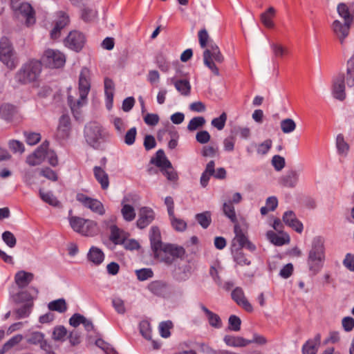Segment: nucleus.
I'll list each match as a JSON object with an SVG mask.
<instances>
[{
    "instance_id": "f257e3e1",
    "label": "nucleus",
    "mask_w": 354,
    "mask_h": 354,
    "mask_svg": "<svg viewBox=\"0 0 354 354\" xmlns=\"http://www.w3.org/2000/svg\"><path fill=\"white\" fill-rule=\"evenodd\" d=\"M325 240L321 236L313 238L308 252L306 263L309 272L313 276L317 274L324 266L326 258Z\"/></svg>"
},
{
    "instance_id": "f03ea898",
    "label": "nucleus",
    "mask_w": 354,
    "mask_h": 354,
    "mask_svg": "<svg viewBox=\"0 0 354 354\" xmlns=\"http://www.w3.org/2000/svg\"><path fill=\"white\" fill-rule=\"evenodd\" d=\"M42 71V62L36 59H30L22 64L16 73L15 80L21 85L36 82Z\"/></svg>"
},
{
    "instance_id": "7ed1b4c3",
    "label": "nucleus",
    "mask_w": 354,
    "mask_h": 354,
    "mask_svg": "<svg viewBox=\"0 0 354 354\" xmlns=\"http://www.w3.org/2000/svg\"><path fill=\"white\" fill-rule=\"evenodd\" d=\"M84 136L87 144L95 149H101L102 144L105 142L103 128L96 122H91L85 125Z\"/></svg>"
},
{
    "instance_id": "20e7f679",
    "label": "nucleus",
    "mask_w": 354,
    "mask_h": 354,
    "mask_svg": "<svg viewBox=\"0 0 354 354\" xmlns=\"http://www.w3.org/2000/svg\"><path fill=\"white\" fill-rule=\"evenodd\" d=\"M69 223L75 232L84 236H93L97 233V224L94 221L74 216L69 218Z\"/></svg>"
},
{
    "instance_id": "39448f33",
    "label": "nucleus",
    "mask_w": 354,
    "mask_h": 354,
    "mask_svg": "<svg viewBox=\"0 0 354 354\" xmlns=\"http://www.w3.org/2000/svg\"><path fill=\"white\" fill-rule=\"evenodd\" d=\"M0 61L10 69H14L17 64V58L12 44L5 36L0 39Z\"/></svg>"
},
{
    "instance_id": "423d86ee",
    "label": "nucleus",
    "mask_w": 354,
    "mask_h": 354,
    "mask_svg": "<svg viewBox=\"0 0 354 354\" xmlns=\"http://www.w3.org/2000/svg\"><path fill=\"white\" fill-rule=\"evenodd\" d=\"M156 158L151 159L150 163L159 167L162 174L166 176L169 180H176L178 178L177 174L174 171L172 165L166 157L164 150H158L156 153Z\"/></svg>"
},
{
    "instance_id": "0eeeda50",
    "label": "nucleus",
    "mask_w": 354,
    "mask_h": 354,
    "mask_svg": "<svg viewBox=\"0 0 354 354\" xmlns=\"http://www.w3.org/2000/svg\"><path fill=\"white\" fill-rule=\"evenodd\" d=\"M42 65L49 68H59L66 63L65 55L58 50L48 48L44 52L41 60Z\"/></svg>"
},
{
    "instance_id": "6e6552de",
    "label": "nucleus",
    "mask_w": 354,
    "mask_h": 354,
    "mask_svg": "<svg viewBox=\"0 0 354 354\" xmlns=\"http://www.w3.org/2000/svg\"><path fill=\"white\" fill-rule=\"evenodd\" d=\"M86 42L85 35L79 30H71L64 39V46L75 53H80L84 48Z\"/></svg>"
},
{
    "instance_id": "1a4fd4ad",
    "label": "nucleus",
    "mask_w": 354,
    "mask_h": 354,
    "mask_svg": "<svg viewBox=\"0 0 354 354\" xmlns=\"http://www.w3.org/2000/svg\"><path fill=\"white\" fill-rule=\"evenodd\" d=\"M162 252L161 260L167 265H171L176 258H182L185 254V250L182 246L171 243H164L160 249V254Z\"/></svg>"
},
{
    "instance_id": "9d476101",
    "label": "nucleus",
    "mask_w": 354,
    "mask_h": 354,
    "mask_svg": "<svg viewBox=\"0 0 354 354\" xmlns=\"http://www.w3.org/2000/svg\"><path fill=\"white\" fill-rule=\"evenodd\" d=\"M234 232L235 236L232 242L231 248H246L250 252H254L257 249L256 245L252 243L246 236L239 224H236L234 226Z\"/></svg>"
},
{
    "instance_id": "9b49d317",
    "label": "nucleus",
    "mask_w": 354,
    "mask_h": 354,
    "mask_svg": "<svg viewBox=\"0 0 354 354\" xmlns=\"http://www.w3.org/2000/svg\"><path fill=\"white\" fill-rule=\"evenodd\" d=\"M11 8L19 11L26 18V24L28 26L35 23V12L32 6L27 2L17 5V0H10Z\"/></svg>"
},
{
    "instance_id": "f8f14e48",
    "label": "nucleus",
    "mask_w": 354,
    "mask_h": 354,
    "mask_svg": "<svg viewBox=\"0 0 354 354\" xmlns=\"http://www.w3.org/2000/svg\"><path fill=\"white\" fill-rule=\"evenodd\" d=\"M76 200L82 203L84 207L91 209L94 213L101 216L105 214L103 204L96 198H93L83 193H77Z\"/></svg>"
},
{
    "instance_id": "ddd939ff",
    "label": "nucleus",
    "mask_w": 354,
    "mask_h": 354,
    "mask_svg": "<svg viewBox=\"0 0 354 354\" xmlns=\"http://www.w3.org/2000/svg\"><path fill=\"white\" fill-rule=\"evenodd\" d=\"M49 145V141L44 140L32 153L26 157V162L32 167L41 164L47 155Z\"/></svg>"
},
{
    "instance_id": "4468645a",
    "label": "nucleus",
    "mask_w": 354,
    "mask_h": 354,
    "mask_svg": "<svg viewBox=\"0 0 354 354\" xmlns=\"http://www.w3.org/2000/svg\"><path fill=\"white\" fill-rule=\"evenodd\" d=\"M70 22L68 15L64 11H59L56 14V19L54 21L55 26L50 32L53 39H57L60 37L61 30Z\"/></svg>"
},
{
    "instance_id": "2eb2a0df",
    "label": "nucleus",
    "mask_w": 354,
    "mask_h": 354,
    "mask_svg": "<svg viewBox=\"0 0 354 354\" xmlns=\"http://www.w3.org/2000/svg\"><path fill=\"white\" fill-rule=\"evenodd\" d=\"M91 90L90 71L84 67L82 68L79 76L78 91L82 99H86Z\"/></svg>"
},
{
    "instance_id": "dca6fc26",
    "label": "nucleus",
    "mask_w": 354,
    "mask_h": 354,
    "mask_svg": "<svg viewBox=\"0 0 354 354\" xmlns=\"http://www.w3.org/2000/svg\"><path fill=\"white\" fill-rule=\"evenodd\" d=\"M71 121L69 115H62L57 128V136L61 140H67L71 136Z\"/></svg>"
},
{
    "instance_id": "f3484780",
    "label": "nucleus",
    "mask_w": 354,
    "mask_h": 354,
    "mask_svg": "<svg viewBox=\"0 0 354 354\" xmlns=\"http://www.w3.org/2000/svg\"><path fill=\"white\" fill-rule=\"evenodd\" d=\"M149 241L151 250L156 258L160 257V249L163 245L160 230L157 226H152L149 231Z\"/></svg>"
},
{
    "instance_id": "a211bd4d",
    "label": "nucleus",
    "mask_w": 354,
    "mask_h": 354,
    "mask_svg": "<svg viewBox=\"0 0 354 354\" xmlns=\"http://www.w3.org/2000/svg\"><path fill=\"white\" fill-rule=\"evenodd\" d=\"M232 299L236 304L248 313L253 312L252 304L245 296L243 290L241 287H236L231 292Z\"/></svg>"
},
{
    "instance_id": "6ab92c4d",
    "label": "nucleus",
    "mask_w": 354,
    "mask_h": 354,
    "mask_svg": "<svg viewBox=\"0 0 354 354\" xmlns=\"http://www.w3.org/2000/svg\"><path fill=\"white\" fill-rule=\"evenodd\" d=\"M351 24L346 22L342 24L338 19H335L332 24L333 31L342 45L344 44L346 38L349 35Z\"/></svg>"
},
{
    "instance_id": "aec40b11",
    "label": "nucleus",
    "mask_w": 354,
    "mask_h": 354,
    "mask_svg": "<svg viewBox=\"0 0 354 354\" xmlns=\"http://www.w3.org/2000/svg\"><path fill=\"white\" fill-rule=\"evenodd\" d=\"M155 218L153 210L148 207L140 208L138 219L136 221V225L139 229H144L147 227Z\"/></svg>"
},
{
    "instance_id": "412c9836",
    "label": "nucleus",
    "mask_w": 354,
    "mask_h": 354,
    "mask_svg": "<svg viewBox=\"0 0 354 354\" xmlns=\"http://www.w3.org/2000/svg\"><path fill=\"white\" fill-rule=\"evenodd\" d=\"M45 335L39 331H34L30 333L27 338V342L30 344L39 345L43 351L51 349V345L44 338Z\"/></svg>"
},
{
    "instance_id": "4be33fe9",
    "label": "nucleus",
    "mask_w": 354,
    "mask_h": 354,
    "mask_svg": "<svg viewBox=\"0 0 354 354\" xmlns=\"http://www.w3.org/2000/svg\"><path fill=\"white\" fill-rule=\"evenodd\" d=\"M333 95L335 98L340 101H343L346 98L344 74H339L334 81Z\"/></svg>"
},
{
    "instance_id": "5701e85b",
    "label": "nucleus",
    "mask_w": 354,
    "mask_h": 354,
    "mask_svg": "<svg viewBox=\"0 0 354 354\" xmlns=\"http://www.w3.org/2000/svg\"><path fill=\"white\" fill-rule=\"evenodd\" d=\"M283 221L284 223L292 227L297 232L301 233L303 231L304 225L302 223L299 221L293 211H286L283 215Z\"/></svg>"
},
{
    "instance_id": "b1692460",
    "label": "nucleus",
    "mask_w": 354,
    "mask_h": 354,
    "mask_svg": "<svg viewBox=\"0 0 354 354\" xmlns=\"http://www.w3.org/2000/svg\"><path fill=\"white\" fill-rule=\"evenodd\" d=\"M68 104L71 108V112L73 113V117L76 120H79L81 117V108L85 105L87 102L86 99H82V96L80 95L78 100H75L74 97L71 95H68L67 98Z\"/></svg>"
},
{
    "instance_id": "393cba45",
    "label": "nucleus",
    "mask_w": 354,
    "mask_h": 354,
    "mask_svg": "<svg viewBox=\"0 0 354 354\" xmlns=\"http://www.w3.org/2000/svg\"><path fill=\"white\" fill-rule=\"evenodd\" d=\"M104 252L97 246H91L86 254L87 261L94 266H100L104 260Z\"/></svg>"
},
{
    "instance_id": "a878e982",
    "label": "nucleus",
    "mask_w": 354,
    "mask_h": 354,
    "mask_svg": "<svg viewBox=\"0 0 354 354\" xmlns=\"http://www.w3.org/2000/svg\"><path fill=\"white\" fill-rule=\"evenodd\" d=\"M148 290L154 295L164 297L168 292V285L163 281L156 280L149 283Z\"/></svg>"
},
{
    "instance_id": "bb28decb",
    "label": "nucleus",
    "mask_w": 354,
    "mask_h": 354,
    "mask_svg": "<svg viewBox=\"0 0 354 354\" xmlns=\"http://www.w3.org/2000/svg\"><path fill=\"white\" fill-rule=\"evenodd\" d=\"M321 342V335L317 333L314 338L308 339L302 346V354H316Z\"/></svg>"
},
{
    "instance_id": "cd10ccee",
    "label": "nucleus",
    "mask_w": 354,
    "mask_h": 354,
    "mask_svg": "<svg viewBox=\"0 0 354 354\" xmlns=\"http://www.w3.org/2000/svg\"><path fill=\"white\" fill-rule=\"evenodd\" d=\"M170 83L174 84L176 89L183 95H189L191 91V85L189 81L187 79L177 80L176 77L168 80Z\"/></svg>"
},
{
    "instance_id": "c85d7f7f",
    "label": "nucleus",
    "mask_w": 354,
    "mask_h": 354,
    "mask_svg": "<svg viewBox=\"0 0 354 354\" xmlns=\"http://www.w3.org/2000/svg\"><path fill=\"white\" fill-rule=\"evenodd\" d=\"M201 309L205 313L209 324L215 328H221L223 326L222 320L218 315L209 310L204 304H200Z\"/></svg>"
},
{
    "instance_id": "c756f323",
    "label": "nucleus",
    "mask_w": 354,
    "mask_h": 354,
    "mask_svg": "<svg viewBox=\"0 0 354 354\" xmlns=\"http://www.w3.org/2000/svg\"><path fill=\"white\" fill-rule=\"evenodd\" d=\"M34 275L31 272L24 270L18 271L15 275V281L20 288L26 287L33 279Z\"/></svg>"
},
{
    "instance_id": "7c9ffc66",
    "label": "nucleus",
    "mask_w": 354,
    "mask_h": 354,
    "mask_svg": "<svg viewBox=\"0 0 354 354\" xmlns=\"http://www.w3.org/2000/svg\"><path fill=\"white\" fill-rule=\"evenodd\" d=\"M93 174L96 180L100 184L103 190L106 189L109 186V176L106 171L99 166L93 167Z\"/></svg>"
},
{
    "instance_id": "2f4dec72",
    "label": "nucleus",
    "mask_w": 354,
    "mask_h": 354,
    "mask_svg": "<svg viewBox=\"0 0 354 354\" xmlns=\"http://www.w3.org/2000/svg\"><path fill=\"white\" fill-rule=\"evenodd\" d=\"M298 182V174L295 171L291 170L288 171L285 175L279 179V183L286 187L293 188Z\"/></svg>"
},
{
    "instance_id": "473e14b6",
    "label": "nucleus",
    "mask_w": 354,
    "mask_h": 354,
    "mask_svg": "<svg viewBox=\"0 0 354 354\" xmlns=\"http://www.w3.org/2000/svg\"><path fill=\"white\" fill-rule=\"evenodd\" d=\"M16 112V106L10 103H4L0 106V118L7 122L12 120Z\"/></svg>"
},
{
    "instance_id": "72a5a7b5",
    "label": "nucleus",
    "mask_w": 354,
    "mask_h": 354,
    "mask_svg": "<svg viewBox=\"0 0 354 354\" xmlns=\"http://www.w3.org/2000/svg\"><path fill=\"white\" fill-rule=\"evenodd\" d=\"M225 344L231 347H245L248 345L247 339L239 336L226 335L223 337Z\"/></svg>"
},
{
    "instance_id": "f704fd0d",
    "label": "nucleus",
    "mask_w": 354,
    "mask_h": 354,
    "mask_svg": "<svg viewBox=\"0 0 354 354\" xmlns=\"http://www.w3.org/2000/svg\"><path fill=\"white\" fill-rule=\"evenodd\" d=\"M110 232L109 239L115 245H122L124 243L126 237L122 236L124 231L120 229L116 225H111L110 226Z\"/></svg>"
},
{
    "instance_id": "c9c22d12",
    "label": "nucleus",
    "mask_w": 354,
    "mask_h": 354,
    "mask_svg": "<svg viewBox=\"0 0 354 354\" xmlns=\"http://www.w3.org/2000/svg\"><path fill=\"white\" fill-rule=\"evenodd\" d=\"M275 12V9L273 7H270L264 12L261 13V21L266 28L269 29L274 28V23L272 19Z\"/></svg>"
},
{
    "instance_id": "e433bc0d",
    "label": "nucleus",
    "mask_w": 354,
    "mask_h": 354,
    "mask_svg": "<svg viewBox=\"0 0 354 354\" xmlns=\"http://www.w3.org/2000/svg\"><path fill=\"white\" fill-rule=\"evenodd\" d=\"M234 261L239 266H250L251 261L246 258L245 253L241 248H231Z\"/></svg>"
},
{
    "instance_id": "4c0bfd02",
    "label": "nucleus",
    "mask_w": 354,
    "mask_h": 354,
    "mask_svg": "<svg viewBox=\"0 0 354 354\" xmlns=\"http://www.w3.org/2000/svg\"><path fill=\"white\" fill-rule=\"evenodd\" d=\"M337 11L339 17L344 19L346 24H352L354 16L350 12L348 6L345 3H339L337 7Z\"/></svg>"
},
{
    "instance_id": "58836bf2",
    "label": "nucleus",
    "mask_w": 354,
    "mask_h": 354,
    "mask_svg": "<svg viewBox=\"0 0 354 354\" xmlns=\"http://www.w3.org/2000/svg\"><path fill=\"white\" fill-rule=\"evenodd\" d=\"M203 61L204 64L212 72V73L218 76L220 75L219 69L214 63V59L211 57L210 51L207 48L203 52Z\"/></svg>"
},
{
    "instance_id": "ea45409f",
    "label": "nucleus",
    "mask_w": 354,
    "mask_h": 354,
    "mask_svg": "<svg viewBox=\"0 0 354 354\" xmlns=\"http://www.w3.org/2000/svg\"><path fill=\"white\" fill-rule=\"evenodd\" d=\"M223 212L224 215L227 217L232 223H233L234 225L239 224L232 201H227L223 203Z\"/></svg>"
},
{
    "instance_id": "a19ab883",
    "label": "nucleus",
    "mask_w": 354,
    "mask_h": 354,
    "mask_svg": "<svg viewBox=\"0 0 354 354\" xmlns=\"http://www.w3.org/2000/svg\"><path fill=\"white\" fill-rule=\"evenodd\" d=\"M48 308L51 311L63 313L67 310V304L64 298H60L49 302Z\"/></svg>"
},
{
    "instance_id": "79ce46f5",
    "label": "nucleus",
    "mask_w": 354,
    "mask_h": 354,
    "mask_svg": "<svg viewBox=\"0 0 354 354\" xmlns=\"http://www.w3.org/2000/svg\"><path fill=\"white\" fill-rule=\"evenodd\" d=\"M195 218L198 223L203 228L207 229L212 223V214L209 211L196 214Z\"/></svg>"
},
{
    "instance_id": "37998d69",
    "label": "nucleus",
    "mask_w": 354,
    "mask_h": 354,
    "mask_svg": "<svg viewBox=\"0 0 354 354\" xmlns=\"http://www.w3.org/2000/svg\"><path fill=\"white\" fill-rule=\"evenodd\" d=\"M336 147L339 154L343 155L344 156H347L350 147L349 145L344 140V137L342 133H339L337 136Z\"/></svg>"
},
{
    "instance_id": "c03bdc74",
    "label": "nucleus",
    "mask_w": 354,
    "mask_h": 354,
    "mask_svg": "<svg viewBox=\"0 0 354 354\" xmlns=\"http://www.w3.org/2000/svg\"><path fill=\"white\" fill-rule=\"evenodd\" d=\"M39 195L40 198L45 203L53 207H59L60 201L53 195L51 192L44 193L41 189L39 190Z\"/></svg>"
},
{
    "instance_id": "a18cd8bd",
    "label": "nucleus",
    "mask_w": 354,
    "mask_h": 354,
    "mask_svg": "<svg viewBox=\"0 0 354 354\" xmlns=\"http://www.w3.org/2000/svg\"><path fill=\"white\" fill-rule=\"evenodd\" d=\"M346 81L348 86H354V57H351L347 61V69Z\"/></svg>"
},
{
    "instance_id": "49530a36",
    "label": "nucleus",
    "mask_w": 354,
    "mask_h": 354,
    "mask_svg": "<svg viewBox=\"0 0 354 354\" xmlns=\"http://www.w3.org/2000/svg\"><path fill=\"white\" fill-rule=\"evenodd\" d=\"M32 306L33 303H26L20 308L16 309L15 310L16 318L19 319L28 317L31 313Z\"/></svg>"
},
{
    "instance_id": "de8ad7c7",
    "label": "nucleus",
    "mask_w": 354,
    "mask_h": 354,
    "mask_svg": "<svg viewBox=\"0 0 354 354\" xmlns=\"http://www.w3.org/2000/svg\"><path fill=\"white\" fill-rule=\"evenodd\" d=\"M174 327V324L171 320L161 322L159 324L160 335L163 338H168L171 336L170 330Z\"/></svg>"
},
{
    "instance_id": "09e8293b",
    "label": "nucleus",
    "mask_w": 354,
    "mask_h": 354,
    "mask_svg": "<svg viewBox=\"0 0 354 354\" xmlns=\"http://www.w3.org/2000/svg\"><path fill=\"white\" fill-rule=\"evenodd\" d=\"M266 235L270 241L277 246H281L289 241L288 237L286 239L283 236H279L271 230L268 231Z\"/></svg>"
},
{
    "instance_id": "8fccbe9b",
    "label": "nucleus",
    "mask_w": 354,
    "mask_h": 354,
    "mask_svg": "<svg viewBox=\"0 0 354 354\" xmlns=\"http://www.w3.org/2000/svg\"><path fill=\"white\" fill-rule=\"evenodd\" d=\"M121 213L126 221H132L136 217L134 207L129 204H124L122 205Z\"/></svg>"
},
{
    "instance_id": "3c124183",
    "label": "nucleus",
    "mask_w": 354,
    "mask_h": 354,
    "mask_svg": "<svg viewBox=\"0 0 354 354\" xmlns=\"http://www.w3.org/2000/svg\"><path fill=\"white\" fill-rule=\"evenodd\" d=\"M139 330L142 336L147 340L151 339V328L149 322L142 320L139 324Z\"/></svg>"
},
{
    "instance_id": "603ef678",
    "label": "nucleus",
    "mask_w": 354,
    "mask_h": 354,
    "mask_svg": "<svg viewBox=\"0 0 354 354\" xmlns=\"http://www.w3.org/2000/svg\"><path fill=\"white\" fill-rule=\"evenodd\" d=\"M172 227L177 232H184L187 229V223L180 218H178L173 214V216H169Z\"/></svg>"
},
{
    "instance_id": "864d4df0",
    "label": "nucleus",
    "mask_w": 354,
    "mask_h": 354,
    "mask_svg": "<svg viewBox=\"0 0 354 354\" xmlns=\"http://www.w3.org/2000/svg\"><path fill=\"white\" fill-rule=\"evenodd\" d=\"M8 146L10 150L14 153H19L22 154L25 151V147L24 143L18 140H10L8 141Z\"/></svg>"
},
{
    "instance_id": "5fc2aeb1",
    "label": "nucleus",
    "mask_w": 354,
    "mask_h": 354,
    "mask_svg": "<svg viewBox=\"0 0 354 354\" xmlns=\"http://www.w3.org/2000/svg\"><path fill=\"white\" fill-rule=\"evenodd\" d=\"M24 136L25 137L26 142L30 146H33L39 143L41 138V134L35 132L24 131Z\"/></svg>"
},
{
    "instance_id": "6e6d98bb",
    "label": "nucleus",
    "mask_w": 354,
    "mask_h": 354,
    "mask_svg": "<svg viewBox=\"0 0 354 354\" xmlns=\"http://www.w3.org/2000/svg\"><path fill=\"white\" fill-rule=\"evenodd\" d=\"M95 344L98 348H101L106 354H117L115 349L102 338H97L95 340Z\"/></svg>"
},
{
    "instance_id": "4d7b16f0",
    "label": "nucleus",
    "mask_w": 354,
    "mask_h": 354,
    "mask_svg": "<svg viewBox=\"0 0 354 354\" xmlns=\"http://www.w3.org/2000/svg\"><path fill=\"white\" fill-rule=\"evenodd\" d=\"M205 124V119L203 116H196L193 118L187 125V129L189 131H194L198 128L203 127Z\"/></svg>"
},
{
    "instance_id": "13d9d810",
    "label": "nucleus",
    "mask_w": 354,
    "mask_h": 354,
    "mask_svg": "<svg viewBox=\"0 0 354 354\" xmlns=\"http://www.w3.org/2000/svg\"><path fill=\"white\" fill-rule=\"evenodd\" d=\"M241 319L239 317L232 315L228 319V326L227 329L231 331L237 332L241 330Z\"/></svg>"
},
{
    "instance_id": "bf43d9fd",
    "label": "nucleus",
    "mask_w": 354,
    "mask_h": 354,
    "mask_svg": "<svg viewBox=\"0 0 354 354\" xmlns=\"http://www.w3.org/2000/svg\"><path fill=\"white\" fill-rule=\"evenodd\" d=\"M156 64L158 68L164 72L167 73L169 68H170V64L169 62L166 59L165 57L162 54H158L156 57Z\"/></svg>"
},
{
    "instance_id": "052dcab7",
    "label": "nucleus",
    "mask_w": 354,
    "mask_h": 354,
    "mask_svg": "<svg viewBox=\"0 0 354 354\" xmlns=\"http://www.w3.org/2000/svg\"><path fill=\"white\" fill-rule=\"evenodd\" d=\"M296 128V124L292 119L286 118L281 121V129L284 133H290Z\"/></svg>"
},
{
    "instance_id": "680f3d73",
    "label": "nucleus",
    "mask_w": 354,
    "mask_h": 354,
    "mask_svg": "<svg viewBox=\"0 0 354 354\" xmlns=\"http://www.w3.org/2000/svg\"><path fill=\"white\" fill-rule=\"evenodd\" d=\"M14 300L16 303H32V297L27 290L20 291L14 296Z\"/></svg>"
},
{
    "instance_id": "e2e57ef3",
    "label": "nucleus",
    "mask_w": 354,
    "mask_h": 354,
    "mask_svg": "<svg viewBox=\"0 0 354 354\" xmlns=\"http://www.w3.org/2000/svg\"><path fill=\"white\" fill-rule=\"evenodd\" d=\"M227 118V117L226 113L223 112L219 117L214 118L212 120L211 124L214 127L221 131L225 127Z\"/></svg>"
},
{
    "instance_id": "0e129e2a",
    "label": "nucleus",
    "mask_w": 354,
    "mask_h": 354,
    "mask_svg": "<svg viewBox=\"0 0 354 354\" xmlns=\"http://www.w3.org/2000/svg\"><path fill=\"white\" fill-rule=\"evenodd\" d=\"M137 136V129L133 127L127 131L126 134L124 136V142L131 146L135 143L136 138Z\"/></svg>"
},
{
    "instance_id": "69168bd1",
    "label": "nucleus",
    "mask_w": 354,
    "mask_h": 354,
    "mask_svg": "<svg viewBox=\"0 0 354 354\" xmlns=\"http://www.w3.org/2000/svg\"><path fill=\"white\" fill-rule=\"evenodd\" d=\"M2 240L10 248H14L17 244V239L15 235L10 231L3 232Z\"/></svg>"
},
{
    "instance_id": "338daca9",
    "label": "nucleus",
    "mask_w": 354,
    "mask_h": 354,
    "mask_svg": "<svg viewBox=\"0 0 354 354\" xmlns=\"http://www.w3.org/2000/svg\"><path fill=\"white\" fill-rule=\"evenodd\" d=\"M23 339V336L20 334L14 335L8 339L3 345V349L8 351L12 348L19 344Z\"/></svg>"
},
{
    "instance_id": "774afa93",
    "label": "nucleus",
    "mask_w": 354,
    "mask_h": 354,
    "mask_svg": "<svg viewBox=\"0 0 354 354\" xmlns=\"http://www.w3.org/2000/svg\"><path fill=\"white\" fill-rule=\"evenodd\" d=\"M137 278L139 281H143L153 276V272L151 268H142L136 271Z\"/></svg>"
}]
</instances>
